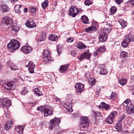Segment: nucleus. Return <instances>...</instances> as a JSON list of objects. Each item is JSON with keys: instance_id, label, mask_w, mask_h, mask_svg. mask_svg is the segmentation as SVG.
<instances>
[{"instance_id": "f257e3e1", "label": "nucleus", "mask_w": 134, "mask_h": 134, "mask_svg": "<svg viewBox=\"0 0 134 134\" xmlns=\"http://www.w3.org/2000/svg\"><path fill=\"white\" fill-rule=\"evenodd\" d=\"M90 121L88 117L83 116L81 117L80 121V130L81 131H88V127L89 125Z\"/></svg>"}, {"instance_id": "f03ea898", "label": "nucleus", "mask_w": 134, "mask_h": 134, "mask_svg": "<svg viewBox=\"0 0 134 134\" xmlns=\"http://www.w3.org/2000/svg\"><path fill=\"white\" fill-rule=\"evenodd\" d=\"M20 46V44L19 41L15 39H12L8 44L7 47L12 51L17 49Z\"/></svg>"}, {"instance_id": "7ed1b4c3", "label": "nucleus", "mask_w": 134, "mask_h": 134, "mask_svg": "<svg viewBox=\"0 0 134 134\" xmlns=\"http://www.w3.org/2000/svg\"><path fill=\"white\" fill-rule=\"evenodd\" d=\"M44 61L46 63L53 61L51 56V53L49 50L47 49L44 50L42 53Z\"/></svg>"}, {"instance_id": "20e7f679", "label": "nucleus", "mask_w": 134, "mask_h": 134, "mask_svg": "<svg viewBox=\"0 0 134 134\" xmlns=\"http://www.w3.org/2000/svg\"><path fill=\"white\" fill-rule=\"evenodd\" d=\"M60 122V119L59 118H55L51 120L49 122V128L51 129H53L55 126H58Z\"/></svg>"}, {"instance_id": "39448f33", "label": "nucleus", "mask_w": 134, "mask_h": 134, "mask_svg": "<svg viewBox=\"0 0 134 134\" xmlns=\"http://www.w3.org/2000/svg\"><path fill=\"white\" fill-rule=\"evenodd\" d=\"M79 11L77 8L74 6H72L69 8V15L72 17H75L79 14Z\"/></svg>"}, {"instance_id": "423d86ee", "label": "nucleus", "mask_w": 134, "mask_h": 134, "mask_svg": "<svg viewBox=\"0 0 134 134\" xmlns=\"http://www.w3.org/2000/svg\"><path fill=\"white\" fill-rule=\"evenodd\" d=\"M91 56V55L89 52V50H88L87 52H84L81 53L78 59L80 61H82L85 59L90 60Z\"/></svg>"}, {"instance_id": "0eeeda50", "label": "nucleus", "mask_w": 134, "mask_h": 134, "mask_svg": "<svg viewBox=\"0 0 134 134\" xmlns=\"http://www.w3.org/2000/svg\"><path fill=\"white\" fill-rule=\"evenodd\" d=\"M117 112L116 111H113L105 120V122L107 123L112 124L114 119L116 115Z\"/></svg>"}, {"instance_id": "6e6552de", "label": "nucleus", "mask_w": 134, "mask_h": 134, "mask_svg": "<svg viewBox=\"0 0 134 134\" xmlns=\"http://www.w3.org/2000/svg\"><path fill=\"white\" fill-rule=\"evenodd\" d=\"M15 84L14 81H12L8 82L3 85V87L6 89L9 90H12L14 88Z\"/></svg>"}, {"instance_id": "1a4fd4ad", "label": "nucleus", "mask_w": 134, "mask_h": 134, "mask_svg": "<svg viewBox=\"0 0 134 134\" xmlns=\"http://www.w3.org/2000/svg\"><path fill=\"white\" fill-rule=\"evenodd\" d=\"M75 87L76 89V92L80 94L83 90L84 86L82 83H79L76 85Z\"/></svg>"}, {"instance_id": "9d476101", "label": "nucleus", "mask_w": 134, "mask_h": 134, "mask_svg": "<svg viewBox=\"0 0 134 134\" xmlns=\"http://www.w3.org/2000/svg\"><path fill=\"white\" fill-rule=\"evenodd\" d=\"M35 66V65L34 64L33 62L30 61L29 62L28 65H27L26 66V67H28L29 73H34Z\"/></svg>"}, {"instance_id": "9b49d317", "label": "nucleus", "mask_w": 134, "mask_h": 134, "mask_svg": "<svg viewBox=\"0 0 134 134\" xmlns=\"http://www.w3.org/2000/svg\"><path fill=\"white\" fill-rule=\"evenodd\" d=\"M2 22L3 23L7 25H10L13 23V20L11 18L5 16L3 19Z\"/></svg>"}, {"instance_id": "f8f14e48", "label": "nucleus", "mask_w": 134, "mask_h": 134, "mask_svg": "<svg viewBox=\"0 0 134 134\" xmlns=\"http://www.w3.org/2000/svg\"><path fill=\"white\" fill-rule=\"evenodd\" d=\"M12 33L13 32H15V33L12 35H16V33L19 30V28L18 26H17L16 24L13 23L11 25Z\"/></svg>"}, {"instance_id": "ddd939ff", "label": "nucleus", "mask_w": 134, "mask_h": 134, "mask_svg": "<svg viewBox=\"0 0 134 134\" xmlns=\"http://www.w3.org/2000/svg\"><path fill=\"white\" fill-rule=\"evenodd\" d=\"M25 24L27 27L30 28H33L36 26L35 23L31 19L27 20Z\"/></svg>"}, {"instance_id": "4468645a", "label": "nucleus", "mask_w": 134, "mask_h": 134, "mask_svg": "<svg viewBox=\"0 0 134 134\" xmlns=\"http://www.w3.org/2000/svg\"><path fill=\"white\" fill-rule=\"evenodd\" d=\"M69 64L61 65L59 70V72L60 73H64L65 72L69 67Z\"/></svg>"}, {"instance_id": "2eb2a0df", "label": "nucleus", "mask_w": 134, "mask_h": 134, "mask_svg": "<svg viewBox=\"0 0 134 134\" xmlns=\"http://www.w3.org/2000/svg\"><path fill=\"white\" fill-rule=\"evenodd\" d=\"M32 48L30 47L27 46H24L21 49V51L25 54H27L31 51Z\"/></svg>"}, {"instance_id": "dca6fc26", "label": "nucleus", "mask_w": 134, "mask_h": 134, "mask_svg": "<svg viewBox=\"0 0 134 134\" xmlns=\"http://www.w3.org/2000/svg\"><path fill=\"white\" fill-rule=\"evenodd\" d=\"M99 39L100 41L104 42L107 39V35L104 32L101 33L99 36Z\"/></svg>"}, {"instance_id": "f3484780", "label": "nucleus", "mask_w": 134, "mask_h": 134, "mask_svg": "<svg viewBox=\"0 0 134 134\" xmlns=\"http://www.w3.org/2000/svg\"><path fill=\"white\" fill-rule=\"evenodd\" d=\"M0 10L2 12H6L9 10V8L7 5L2 4L0 5Z\"/></svg>"}, {"instance_id": "a211bd4d", "label": "nucleus", "mask_w": 134, "mask_h": 134, "mask_svg": "<svg viewBox=\"0 0 134 134\" xmlns=\"http://www.w3.org/2000/svg\"><path fill=\"white\" fill-rule=\"evenodd\" d=\"M64 106L69 112L71 113L72 112L73 110L72 108V104L71 103L66 102L64 104Z\"/></svg>"}, {"instance_id": "6ab92c4d", "label": "nucleus", "mask_w": 134, "mask_h": 134, "mask_svg": "<svg viewBox=\"0 0 134 134\" xmlns=\"http://www.w3.org/2000/svg\"><path fill=\"white\" fill-rule=\"evenodd\" d=\"M125 37V38L129 42L134 41V35L132 34L131 32L127 35Z\"/></svg>"}, {"instance_id": "aec40b11", "label": "nucleus", "mask_w": 134, "mask_h": 134, "mask_svg": "<svg viewBox=\"0 0 134 134\" xmlns=\"http://www.w3.org/2000/svg\"><path fill=\"white\" fill-rule=\"evenodd\" d=\"M48 107H47L44 112V115L45 116H47L48 115H50L53 114V112L51 110H50Z\"/></svg>"}, {"instance_id": "412c9836", "label": "nucleus", "mask_w": 134, "mask_h": 134, "mask_svg": "<svg viewBox=\"0 0 134 134\" xmlns=\"http://www.w3.org/2000/svg\"><path fill=\"white\" fill-rule=\"evenodd\" d=\"M4 107L10 106L11 105L10 101L9 100L5 98L3 99Z\"/></svg>"}, {"instance_id": "4be33fe9", "label": "nucleus", "mask_w": 134, "mask_h": 134, "mask_svg": "<svg viewBox=\"0 0 134 134\" xmlns=\"http://www.w3.org/2000/svg\"><path fill=\"white\" fill-rule=\"evenodd\" d=\"M21 5H15L14 9L16 13H19V14L21 13Z\"/></svg>"}, {"instance_id": "5701e85b", "label": "nucleus", "mask_w": 134, "mask_h": 134, "mask_svg": "<svg viewBox=\"0 0 134 134\" xmlns=\"http://www.w3.org/2000/svg\"><path fill=\"white\" fill-rule=\"evenodd\" d=\"M49 40L53 41H56L58 39L57 36L55 34H51L49 36Z\"/></svg>"}, {"instance_id": "b1692460", "label": "nucleus", "mask_w": 134, "mask_h": 134, "mask_svg": "<svg viewBox=\"0 0 134 134\" xmlns=\"http://www.w3.org/2000/svg\"><path fill=\"white\" fill-rule=\"evenodd\" d=\"M25 126L23 125L22 126H18V127L15 128V130L19 133H23L25 127Z\"/></svg>"}, {"instance_id": "393cba45", "label": "nucleus", "mask_w": 134, "mask_h": 134, "mask_svg": "<svg viewBox=\"0 0 134 134\" xmlns=\"http://www.w3.org/2000/svg\"><path fill=\"white\" fill-rule=\"evenodd\" d=\"M121 123L122 122L118 121L116 124L115 128L118 132H120L122 128Z\"/></svg>"}, {"instance_id": "a878e982", "label": "nucleus", "mask_w": 134, "mask_h": 134, "mask_svg": "<svg viewBox=\"0 0 134 134\" xmlns=\"http://www.w3.org/2000/svg\"><path fill=\"white\" fill-rule=\"evenodd\" d=\"M81 19L83 23L85 24H88L89 23L88 19V17L85 15L82 16Z\"/></svg>"}, {"instance_id": "bb28decb", "label": "nucleus", "mask_w": 134, "mask_h": 134, "mask_svg": "<svg viewBox=\"0 0 134 134\" xmlns=\"http://www.w3.org/2000/svg\"><path fill=\"white\" fill-rule=\"evenodd\" d=\"M131 104V102L130 100L129 99H127L125 100L124 102L121 105V106L122 107H128L130 104Z\"/></svg>"}, {"instance_id": "cd10ccee", "label": "nucleus", "mask_w": 134, "mask_h": 134, "mask_svg": "<svg viewBox=\"0 0 134 134\" xmlns=\"http://www.w3.org/2000/svg\"><path fill=\"white\" fill-rule=\"evenodd\" d=\"M12 126V121H9L5 125V128L6 130H7L10 129Z\"/></svg>"}, {"instance_id": "c85d7f7f", "label": "nucleus", "mask_w": 134, "mask_h": 134, "mask_svg": "<svg viewBox=\"0 0 134 134\" xmlns=\"http://www.w3.org/2000/svg\"><path fill=\"white\" fill-rule=\"evenodd\" d=\"M96 29V27L95 26H92L85 29V31L87 32L93 31Z\"/></svg>"}, {"instance_id": "c756f323", "label": "nucleus", "mask_w": 134, "mask_h": 134, "mask_svg": "<svg viewBox=\"0 0 134 134\" xmlns=\"http://www.w3.org/2000/svg\"><path fill=\"white\" fill-rule=\"evenodd\" d=\"M34 93L36 94V95L39 96L43 95L41 92L38 89L36 88L34 89Z\"/></svg>"}, {"instance_id": "7c9ffc66", "label": "nucleus", "mask_w": 134, "mask_h": 134, "mask_svg": "<svg viewBox=\"0 0 134 134\" xmlns=\"http://www.w3.org/2000/svg\"><path fill=\"white\" fill-rule=\"evenodd\" d=\"M112 26L113 25L111 24L110 23L108 24L107 23L106 25H104V27L106 30L109 31L111 30Z\"/></svg>"}, {"instance_id": "2f4dec72", "label": "nucleus", "mask_w": 134, "mask_h": 134, "mask_svg": "<svg viewBox=\"0 0 134 134\" xmlns=\"http://www.w3.org/2000/svg\"><path fill=\"white\" fill-rule=\"evenodd\" d=\"M128 55L129 54L127 52L123 51L121 53L120 56L121 58L124 59L125 58H127Z\"/></svg>"}, {"instance_id": "473e14b6", "label": "nucleus", "mask_w": 134, "mask_h": 134, "mask_svg": "<svg viewBox=\"0 0 134 134\" xmlns=\"http://www.w3.org/2000/svg\"><path fill=\"white\" fill-rule=\"evenodd\" d=\"M126 39L124 40L122 42L121 44L122 47L124 48L126 47L129 44V42Z\"/></svg>"}, {"instance_id": "72a5a7b5", "label": "nucleus", "mask_w": 134, "mask_h": 134, "mask_svg": "<svg viewBox=\"0 0 134 134\" xmlns=\"http://www.w3.org/2000/svg\"><path fill=\"white\" fill-rule=\"evenodd\" d=\"M77 47L78 48L80 49H83L86 48V46L83 44L82 42H80L77 44Z\"/></svg>"}, {"instance_id": "f704fd0d", "label": "nucleus", "mask_w": 134, "mask_h": 134, "mask_svg": "<svg viewBox=\"0 0 134 134\" xmlns=\"http://www.w3.org/2000/svg\"><path fill=\"white\" fill-rule=\"evenodd\" d=\"M119 22L123 28L125 27L127 25V22L123 19H121L119 20Z\"/></svg>"}, {"instance_id": "c9c22d12", "label": "nucleus", "mask_w": 134, "mask_h": 134, "mask_svg": "<svg viewBox=\"0 0 134 134\" xmlns=\"http://www.w3.org/2000/svg\"><path fill=\"white\" fill-rule=\"evenodd\" d=\"M127 80V79H126L122 78L119 80V82L122 86H124L126 84Z\"/></svg>"}, {"instance_id": "e433bc0d", "label": "nucleus", "mask_w": 134, "mask_h": 134, "mask_svg": "<svg viewBox=\"0 0 134 134\" xmlns=\"http://www.w3.org/2000/svg\"><path fill=\"white\" fill-rule=\"evenodd\" d=\"M46 38V35L42 34L41 36L37 39V41L38 42H41L44 40Z\"/></svg>"}, {"instance_id": "4c0bfd02", "label": "nucleus", "mask_w": 134, "mask_h": 134, "mask_svg": "<svg viewBox=\"0 0 134 134\" xmlns=\"http://www.w3.org/2000/svg\"><path fill=\"white\" fill-rule=\"evenodd\" d=\"M48 0H45L41 4L42 7L43 9H45L48 6Z\"/></svg>"}, {"instance_id": "58836bf2", "label": "nucleus", "mask_w": 134, "mask_h": 134, "mask_svg": "<svg viewBox=\"0 0 134 134\" xmlns=\"http://www.w3.org/2000/svg\"><path fill=\"white\" fill-rule=\"evenodd\" d=\"M96 82L94 78H90V79L89 80L88 83L91 86L94 85Z\"/></svg>"}, {"instance_id": "ea45409f", "label": "nucleus", "mask_w": 134, "mask_h": 134, "mask_svg": "<svg viewBox=\"0 0 134 134\" xmlns=\"http://www.w3.org/2000/svg\"><path fill=\"white\" fill-rule=\"evenodd\" d=\"M126 108H128V109L132 113H134V107L133 105L130 104L128 107Z\"/></svg>"}, {"instance_id": "a19ab883", "label": "nucleus", "mask_w": 134, "mask_h": 134, "mask_svg": "<svg viewBox=\"0 0 134 134\" xmlns=\"http://www.w3.org/2000/svg\"><path fill=\"white\" fill-rule=\"evenodd\" d=\"M47 107V106H42L40 107H38L37 108V110H40L41 112H43L44 113L45 109H46Z\"/></svg>"}, {"instance_id": "79ce46f5", "label": "nucleus", "mask_w": 134, "mask_h": 134, "mask_svg": "<svg viewBox=\"0 0 134 134\" xmlns=\"http://www.w3.org/2000/svg\"><path fill=\"white\" fill-rule=\"evenodd\" d=\"M107 72L108 71L107 69L103 68L100 70L99 73L101 75H105Z\"/></svg>"}, {"instance_id": "37998d69", "label": "nucleus", "mask_w": 134, "mask_h": 134, "mask_svg": "<svg viewBox=\"0 0 134 134\" xmlns=\"http://www.w3.org/2000/svg\"><path fill=\"white\" fill-rule=\"evenodd\" d=\"M10 67L12 70H15L18 69V68L14 64H11L10 66Z\"/></svg>"}, {"instance_id": "c03bdc74", "label": "nucleus", "mask_w": 134, "mask_h": 134, "mask_svg": "<svg viewBox=\"0 0 134 134\" xmlns=\"http://www.w3.org/2000/svg\"><path fill=\"white\" fill-rule=\"evenodd\" d=\"M102 105L104 106L103 108H104L106 110H107L109 109L110 107V105L109 104H106L104 102H102Z\"/></svg>"}, {"instance_id": "a18cd8bd", "label": "nucleus", "mask_w": 134, "mask_h": 134, "mask_svg": "<svg viewBox=\"0 0 134 134\" xmlns=\"http://www.w3.org/2000/svg\"><path fill=\"white\" fill-rule=\"evenodd\" d=\"M116 10V8L115 6L112 7L110 9V11L111 13L113 14H114L115 13Z\"/></svg>"}, {"instance_id": "49530a36", "label": "nucleus", "mask_w": 134, "mask_h": 134, "mask_svg": "<svg viewBox=\"0 0 134 134\" xmlns=\"http://www.w3.org/2000/svg\"><path fill=\"white\" fill-rule=\"evenodd\" d=\"M98 49L100 52L103 53L106 50V48L105 46H104L100 47Z\"/></svg>"}, {"instance_id": "de8ad7c7", "label": "nucleus", "mask_w": 134, "mask_h": 134, "mask_svg": "<svg viewBox=\"0 0 134 134\" xmlns=\"http://www.w3.org/2000/svg\"><path fill=\"white\" fill-rule=\"evenodd\" d=\"M28 92V91L27 90V87H24V88L23 90L21 92V94L23 95H25V94L27 93Z\"/></svg>"}, {"instance_id": "09e8293b", "label": "nucleus", "mask_w": 134, "mask_h": 134, "mask_svg": "<svg viewBox=\"0 0 134 134\" xmlns=\"http://www.w3.org/2000/svg\"><path fill=\"white\" fill-rule=\"evenodd\" d=\"M84 4L86 5L89 6L92 3L91 1L90 0H85Z\"/></svg>"}, {"instance_id": "8fccbe9b", "label": "nucleus", "mask_w": 134, "mask_h": 134, "mask_svg": "<svg viewBox=\"0 0 134 134\" xmlns=\"http://www.w3.org/2000/svg\"><path fill=\"white\" fill-rule=\"evenodd\" d=\"M30 8V9L32 13L35 14L36 13V8L34 7H31Z\"/></svg>"}, {"instance_id": "3c124183", "label": "nucleus", "mask_w": 134, "mask_h": 134, "mask_svg": "<svg viewBox=\"0 0 134 134\" xmlns=\"http://www.w3.org/2000/svg\"><path fill=\"white\" fill-rule=\"evenodd\" d=\"M57 50L58 53H60L61 51L62 50L61 46L59 45H57Z\"/></svg>"}, {"instance_id": "603ef678", "label": "nucleus", "mask_w": 134, "mask_h": 134, "mask_svg": "<svg viewBox=\"0 0 134 134\" xmlns=\"http://www.w3.org/2000/svg\"><path fill=\"white\" fill-rule=\"evenodd\" d=\"M126 115L125 114H123L122 116L120 117L118 121L122 122V121L125 118Z\"/></svg>"}, {"instance_id": "864d4df0", "label": "nucleus", "mask_w": 134, "mask_h": 134, "mask_svg": "<svg viewBox=\"0 0 134 134\" xmlns=\"http://www.w3.org/2000/svg\"><path fill=\"white\" fill-rule=\"evenodd\" d=\"M116 93L114 92H112L110 96V97L111 99H113L116 97Z\"/></svg>"}, {"instance_id": "5fc2aeb1", "label": "nucleus", "mask_w": 134, "mask_h": 134, "mask_svg": "<svg viewBox=\"0 0 134 134\" xmlns=\"http://www.w3.org/2000/svg\"><path fill=\"white\" fill-rule=\"evenodd\" d=\"M93 114H95V116L96 117V118H97V117H99L101 115V113H100L99 112H96L94 111H93Z\"/></svg>"}, {"instance_id": "6e6d98bb", "label": "nucleus", "mask_w": 134, "mask_h": 134, "mask_svg": "<svg viewBox=\"0 0 134 134\" xmlns=\"http://www.w3.org/2000/svg\"><path fill=\"white\" fill-rule=\"evenodd\" d=\"M99 52H100L99 51L98 49L93 54L94 56V57H96L98 55H99Z\"/></svg>"}, {"instance_id": "4d7b16f0", "label": "nucleus", "mask_w": 134, "mask_h": 134, "mask_svg": "<svg viewBox=\"0 0 134 134\" xmlns=\"http://www.w3.org/2000/svg\"><path fill=\"white\" fill-rule=\"evenodd\" d=\"M74 40V38L73 37H70L68 38L66 40V41L68 42H71Z\"/></svg>"}, {"instance_id": "13d9d810", "label": "nucleus", "mask_w": 134, "mask_h": 134, "mask_svg": "<svg viewBox=\"0 0 134 134\" xmlns=\"http://www.w3.org/2000/svg\"><path fill=\"white\" fill-rule=\"evenodd\" d=\"M62 131V130L59 127L55 129V131L58 133H61Z\"/></svg>"}, {"instance_id": "bf43d9fd", "label": "nucleus", "mask_w": 134, "mask_h": 134, "mask_svg": "<svg viewBox=\"0 0 134 134\" xmlns=\"http://www.w3.org/2000/svg\"><path fill=\"white\" fill-rule=\"evenodd\" d=\"M0 107H3L4 108L3 105V99L1 100L0 101Z\"/></svg>"}, {"instance_id": "052dcab7", "label": "nucleus", "mask_w": 134, "mask_h": 134, "mask_svg": "<svg viewBox=\"0 0 134 134\" xmlns=\"http://www.w3.org/2000/svg\"><path fill=\"white\" fill-rule=\"evenodd\" d=\"M61 15L60 16H64V10L62 9L60 11Z\"/></svg>"}, {"instance_id": "680f3d73", "label": "nucleus", "mask_w": 134, "mask_h": 134, "mask_svg": "<svg viewBox=\"0 0 134 134\" xmlns=\"http://www.w3.org/2000/svg\"><path fill=\"white\" fill-rule=\"evenodd\" d=\"M123 0H115V1L116 3L118 4H120L122 1Z\"/></svg>"}, {"instance_id": "e2e57ef3", "label": "nucleus", "mask_w": 134, "mask_h": 134, "mask_svg": "<svg viewBox=\"0 0 134 134\" xmlns=\"http://www.w3.org/2000/svg\"><path fill=\"white\" fill-rule=\"evenodd\" d=\"M71 55L74 56L76 54V53L75 51H72L71 52Z\"/></svg>"}, {"instance_id": "0e129e2a", "label": "nucleus", "mask_w": 134, "mask_h": 134, "mask_svg": "<svg viewBox=\"0 0 134 134\" xmlns=\"http://www.w3.org/2000/svg\"><path fill=\"white\" fill-rule=\"evenodd\" d=\"M129 2L131 4L134 5V0H131Z\"/></svg>"}, {"instance_id": "69168bd1", "label": "nucleus", "mask_w": 134, "mask_h": 134, "mask_svg": "<svg viewBox=\"0 0 134 134\" xmlns=\"http://www.w3.org/2000/svg\"><path fill=\"white\" fill-rule=\"evenodd\" d=\"M101 104L102 105H98V106L100 108L102 109V108H103L104 106H103V105H102V102L101 103Z\"/></svg>"}, {"instance_id": "338daca9", "label": "nucleus", "mask_w": 134, "mask_h": 134, "mask_svg": "<svg viewBox=\"0 0 134 134\" xmlns=\"http://www.w3.org/2000/svg\"><path fill=\"white\" fill-rule=\"evenodd\" d=\"M27 8H24V13H25L27 12Z\"/></svg>"}, {"instance_id": "774afa93", "label": "nucleus", "mask_w": 134, "mask_h": 134, "mask_svg": "<svg viewBox=\"0 0 134 134\" xmlns=\"http://www.w3.org/2000/svg\"><path fill=\"white\" fill-rule=\"evenodd\" d=\"M131 80H132L133 81H134V76L133 75L131 77Z\"/></svg>"}]
</instances>
